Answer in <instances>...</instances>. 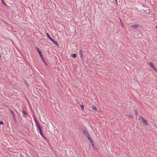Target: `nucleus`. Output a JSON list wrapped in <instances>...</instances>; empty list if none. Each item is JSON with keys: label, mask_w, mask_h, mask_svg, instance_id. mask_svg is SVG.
I'll list each match as a JSON object with an SVG mask.
<instances>
[{"label": "nucleus", "mask_w": 157, "mask_h": 157, "mask_svg": "<svg viewBox=\"0 0 157 157\" xmlns=\"http://www.w3.org/2000/svg\"><path fill=\"white\" fill-rule=\"evenodd\" d=\"M4 123H3V122L2 121H0V124H3Z\"/></svg>", "instance_id": "nucleus-23"}, {"label": "nucleus", "mask_w": 157, "mask_h": 157, "mask_svg": "<svg viewBox=\"0 0 157 157\" xmlns=\"http://www.w3.org/2000/svg\"><path fill=\"white\" fill-rule=\"evenodd\" d=\"M154 70L156 71V72H157V69H156V68H155Z\"/></svg>", "instance_id": "nucleus-26"}, {"label": "nucleus", "mask_w": 157, "mask_h": 157, "mask_svg": "<svg viewBox=\"0 0 157 157\" xmlns=\"http://www.w3.org/2000/svg\"><path fill=\"white\" fill-rule=\"evenodd\" d=\"M36 49L37 50L42 61L45 63V64L46 66H47L48 64L43 56L41 52L40 51L39 48L37 47H36Z\"/></svg>", "instance_id": "nucleus-1"}, {"label": "nucleus", "mask_w": 157, "mask_h": 157, "mask_svg": "<svg viewBox=\"0 0 157 157\" xmlns=\"http://www.w3.org/2000/svg\"><path fill=\"white\" fill-rule=\"evenodd\" d=\"M9 111H10V112L13 115V120H14V121H15V123H16L17 120H16V115H15V113H14V112L12 110L10 109Z\"/></svg>", "instance_id": "nucleus-2"}, {"label": "nucleus", "mask_w": 157, "mask_h": 157, "mask_svg": "<svg viewBox=\"0 0 157 157\" xmlns=\"http://www.w3.org/2000/svg\"><path fill=\"white\" fill-rule=\"evenodd\" d=\"M88 140L91 142V144L92 145V146L93 148H94V149L95 150H97V148L96 147V146H95V145L94 144V143H93V141H92V140L90 138V139H89Z\"/></svg>", "instance_id": "nucleus-4"}, {"label": "nucleus", "mask_w": 157, "mask_h": 157, "mask_svg": "<svg viewBox=\"0 0 157 157\" xmlns=\"http://www.w3.org/2000/svg\"><path fill=\"white\" fill-rule=\"evenodd\" d=\"M1 55H0V57H1Z\"/></svg>", "instance_id": "nucleus-31"}, {"label": "nucleus", "mask_w": 157, "mask_h": 157, "mask_svg": "<svg viewBox=\"0 0 157 157\" xmlns=\"http://www.w3.org/2000/svg\"><path fill=\"white\" fill-rule=\"evenodd\" d=\"M81 106V109H82V110H83L84 109V106L83 105H80Z\"/></svg>", "instance_id": "nucleus-20"}, {"label": "nucleus", "mask_w": 157, "mask_h": 157, "mask_svg": "<svg viewBox=\"0 0 157 157\" xmlns=\"http://www.w3.org/2000/svg\"><path fill=\"white\" fill-rule=\"evenodd\" d=\"M155 28L156 29H157V25L156 26Z\"/></svg>", "instance_id": "nucleus-29"}, {"label": "nucleus", "mask_w": 157, "mask_h": 157, "mask_svg": "<svg viewBox=\"0 0 157 157\" xmlns=\"http://www.w3.org/2000/svg\"><path fill=\"white\" fill-rule=\"evenodd\" d=\"M81 131L83 133H85L86 131H85L84 129H82V130H81Z\"/></svg>", "instance_id": "nucleus-19"}, {"label": "nucleus", "mask_w": 157, "mask_h": 157, "mask_svg": "<svg viewBox=\"0 0 157 157\" xmlns=\"http://www.w3.org/2000/svg\"><path fill=\"white\" fill-rule=\"evenodd\" d=\"M1 1L2 3L4 6H7L6 4L4 2L3 0H1Z\"/></svg>", "instance_id": "nucleus-15"}, {"label": "nucleus", "mask_w": 157, "mask_h": 157, "mask_svg": "<svg viewBox=\"0 0 157 157\" xmlns=\"http://www.w3.org/2000/svg\"><path fill=\"white\" fill-rule=\"evenodd\" d=\"M140 27V26L138 24H135L132 25L131 26V27L132 28H133V29H135L137 28H139Z\"/></svg>", "instance_id": "nucleus-7"}, {"label": "nucleus", "mask_w": 157, "mask_h": 157, "mask_svg": "<svg viewBox=\"0 0 157 157\" xmlns=\"http://www.w3.org/2000/svg\"><path fill=\"white\" fill-rule=\"evenodd\" d=\"M15 111L17 112V113H18V112L17 111H16V110L15 109Z\"/></svg>", "instance_id": "nucleus-28"}, {"label": "nucleus", "mask_w": 157, "mask_h": 157, "mask_svg": "<svg viewBox=\"0 0 157 157\" xmlns=\"http://www.w3.org/2000/svg\"><path fill=\"white\" fill-rule=\"evenodd\" d=\"M140 117L142 119V121L143 122V123L144 124L146 125H148V123L146 119H144L143 117H141L140 116Z\"/></svg>", "instance_id": "nucleus-3"}, {"label": "nucleus", "mask_w": 157, "mask_h": 157, "mask_svg": "<svg viewBox=\"0 0 157 157\" xmlns=\"http://www.w3.org/2000/svg\"><path fill=\"white\" fill-rule=\"evenodd\" d=\"M39 132H40V135L42 136V137H43L44 139L45 140L46 138L44 136V135L42 133V129L40 130H39Z\"/></svg>", "instance_id": "nucleus-8"}, {"label": "nucleus", "mask_w": 157, "mask_h": 157, "mask_svg": "<svg viewBox=\"0 0 157 157\" xmlns=\"http://www.w3.org/2000/svg\"><path fill=\"white\" fill-rule=\"evenodd\" d=\"M79 55L80 57L81 58V59L82 61V62H83V57H82V56H83L82 51L81 49L79 50Z\"/></svg>", "instance_id": "nucleus-5"}, {"label": "nucleus", "mask_w": 157, "mask_h": 157, "mask_svg": "<svg viewBox=\"0 0 157 157\" xmlns=\"http://www.w3.org/2000/svg\"><path fill=\"white\" fill-rule=\"evenodd\" d=\"M46 35L48 38L49 40L51 41H52L54 40L53 38H52L50 36V35L48 33H46Z\"/></svg>", "instance_id": "nucleus-9"}, {"label": "nucleus", "mask_w": 157, "mask_h": 157, "mask_svg": "<svg viewBox=\"0 0 157 157\" xmlns=\"http://www.w3.org/2000/svg\"><path fill=\"white\" fill-rule=\"evenodd\" d=\"M149 65L151 66V67H152L153 66H154L153 63L151 62H149Z\"/></svg>", "instance_id": "nucleus-13"}, {"label": "nucleus", "mask_w": 157, "mask_h": 157, "mask_svg": "<svg viewBox=\"0 0 157 157\" xmlns=\"http://www.w3.org/2000/svg\"><path fill=\"white\" fill-rule=\"evenodd\" d=\"M52 42L56 45H57V46H58V44L57 42L55 41L54 40H53L52 41Z\"/></svg>", "instance_id": "nucleus-11"}, {"label": "nucleus", "mask_w": 157, "mask_h": 157, "mask_svg": "<svg viewBox=\"0 0 157 157\" xmlns=\"http://www.w3.org/2000/svg\"><path fill=\"white\" fill-rule=\"evenodd\" d=\"M119 19H120V21L121 25L122 28H124V24L123 23V22H122L121 19V18H119Z\"/></svg>", "instance_id": "nucleus-10"}, {"label": "nucleus", "mask_w": 157, "mask_h": 157, "mask_svg": "<svg viewBox=\"0 0 157 157\" xmlns=\"http://www.w3.org/2000/svg\"><path fill=\"white\" fill-rule=\"evenodd\" d=\"M152 69H153V70H154V69L156 68L154 66H153L152 67H151Z\"/></svg>", "instance_id": "nucleus-24"}, {"label": "nucleus", "mask_w": 157, "mask_h": 157, "mask_svg": "<svg viewBox=\"0 0 157 157\" xmlns=\"http://www.w3.org/2000/svg\"><path fill=\"white\" fill-rule=\"evenodd\" d=\"M83 134H84V135L88 139V140L91 138L89 133L87 132L86 131V132Z\"/></svg>", "instance_id": "nucleus-6"}, {"label": "nucleus", "mask_w": 157, "mask_h": 157, "mask_svg": "<svg viewBox=\"0 0 157 157\" xmlns=\"http://www.w3.org/2000/svg\"><path fill=\"white\" fill-rule=\"evenodd\" d=\"M36 124V125L37 127L40 125L39 123H37Z\"/></svg>", "instance_id": "nucleus-25"}, {"label": "nucleus", "mask_w": 157, "mask_h": 157, "mask_svg": "<svg viewBox=\"0 0 157 157\" xmlns=\"http://www.w3.org/2000/svg\"><path fill=\"white\" fill-rule=\"evenodd\" d=\"M116 3H117V0H115Z\"/></svg>", "instance_id": "nucleus-27"}, {"label": "nucleus", "mask_w": 157, "mask_h": 157, "mask_svg": "<svg viewBox=\"0 0 157 157\" xmlns=\"http://www.w3.org/2000/svg\"><path fill=\"white\" fill-rule=\"evenodd\" d=\"M138 120H140V119L139 118V119H138Z\"/></svg>", "instance_id": "nucleus-30"}, {"label": "nucleus", "mask_w": 157, "mask_h": 157, "mask_svg": "<svg viewBox=\"0 0 157 157\" xmlns=\"http://www.w3.org/2000/svg\"><path fill=\"white\" fill-rule=\"evenodd\" d=\"M33 118H34V120L35 121V122L36 124V123H38V121L36 120V119L35 116L34 115H33Z\"/></svg>", "instance_id": "nucleus-12"}, {"label": "nucleus", "mask_w": 157, "mask_h": 157, "mask_svg": "<svg viewBox=\"0 0 157 157\" xmlns=\"http://www.w3.org/2000/svg\"><path fill=\"white\" fill-rule=\"evenodd\" d=\"M22 112L25 115H26L27 114V112H26L25 111V110H22Z\"/></svg>", "instance_id": "nucleus-17"}, {"label": "nucleus", "mask_w": 157, "mask_h": 157, "mask_svg": "<svg viewBox=\"0 0 157 157\" xmlns=\"http://www.w3.org/2000/svg\"><path fill=\"white\" fill-rule=\"evenodd\" d=\"M37 127L38 128V129L39 130L41 129V127H40V125H39V126H37Z\"/></svg>", "instance_id": "nucleus-22"}, {"label": "nucleus", "mask_w": 157, "mask_h": 157, "mask_svg": "<svg viewBox=\"0 0 157 157\" xmlns=\"http://www.w3.org/2000/svg\"><path fill=\"white\" fill-rule=\"evenodd\" d=\"M128 117H130V118H131L132 119H133L134 118L130 114H129L128 115Z\"/></svg>", "instance_id": "nucleus-18"}, {"label": "nucleus", "mask_w": 157, "mask_h": 157, "mask_svg": "<svg viewBox=\"0 0 157 157\" xmlns=\"http://www.w3.org/2000/svg\"><path fill=\"white\" fill-rule=\"evenodd\" d=\"M71 56H72V57L73 58H76V56H77V55L75 53L73 54H72Z\"/></svg>", "instance_id": "nucleus-14"}, {"label": "nucleus", "mask_w": 157, "mask_h": 157, "mask_svg": "<svg viewBox=\"0 0 157 157\" xmlns=\"http://www.w3.org/2000/svg\"><path fill=\"white\" fill-rule=\"evenodd\" d=\"M137 112H138V110H135V113L136 115H138Z\"/></svg>", "instance_id": "nucleus-21"}, {"label": "nucleus", "mask_w": 157, "mask_h": 157, "mask_svg": "<svg viewBox=\"0 0 157 157\" xmlns=\"http://www.w3.org/2000/svg\"><path fill=\"white\" fill-rule=\"evenodd\" d=\"M92 108L94 110H97L96 106L94 105L92 106Z\"/></svg>", "instance_id": "nucleus-16"}]
</instances>
